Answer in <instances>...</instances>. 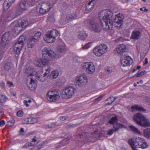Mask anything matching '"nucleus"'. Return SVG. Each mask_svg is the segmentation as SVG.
Returning a JSON list of instances; mask_svg holds the SVG:
<instances>
[{
    "instance_id": "c85d7f7f",
    "label": "nucleus",
    "mask_w": 150,
    "mask_h": 150,
    "mask_svg": "<svg viewBox=\"0 0 150 150\" xmlns=\"http://www.w3.org/2000/svg\"><path fill=\"white\" fill-rule=\"evenodd\" d=\"M41 35V33L40 32H38L35 33L34 36L32 37L31 39H33V40L35 41H37V40L40 38V36Z\"/></svg>"
},
{
    "instance_id": "473e14b6",
    "label": "nucleus",
    "mask_w": 150,
    "mask_h": 150,
    "mask_svg": "<svg viewBox=\"0 0 150 150\" xmlns=\"http://www.w3.org/2000/svg\"><path fill=\"white\" fill-rule=\"evenodd\" d=\"M143 133L145 137L147 138H150V128L144 129Z\"/></svg>"
},
{
    "instance_id": "423d86ee",
    "label": "nucleus",
    "mask_w": 150,
    "mask_h": 150,
    "mask_svg": "<svg viewBox=\"0 0 150 150\" xmlns=\"http://www.w3.org/2000/svg\"><path fill=\"white\" fill-rule=\"evenodd\" d=\"M108 48L106 45L102 44L95 47L93 49V53L96 56L100 57L107 52Z\"/></svg>"
},
{
    "instance_id": "e433bc0d",
    "label": "nucleus",
    "mask_w": 150,
    "mask_h": 150,
    "mask_svg": "<svg viewBox=\"0 0 150 150\" xmlns=\"http://www.w3.org/2000/svg\"><path fill=\"white\" fill-rule=\"evenodd\" d=\"M29 42L28 43V47L29 48H32L36 42L33 39L30 38Z\"/></svg>"
},
{
    "instance_id": "338daca9",
    "label": "nucleus",
    "mask_w": 150,
    "mask_h": 150,
    "mask_svg": "<svg viewBox=\"0 0 150 150\" xmlns=\"http://www.w3.org/2000/svg\"><path fill=\"white\" fill-rule=\"evenodd\" d=\"M24 131V130L22 128H21L20 130V132H23Z\"/></svg>"
},
{
    "instance_id": "e2e57ef3",
    "label": "nucleus",
    "mask_w": 150,
    "mask_h": 150,
    "mask_svg": "<svg viewBox=\"0 0 150 150\" xmlns=\"http://www.w3.org/2000/svg\"><path fill=\"white\" fill-rule=\"evenodd\" d=\"M24 104L27 107H28L29 106L28 104L27 101L26 100H24L23 101Z\"/></svg>"
},
{
    "instance_id": "0eeeda50",
    "label": "nucleus",
    "mask_w": 150,
    "mask_h": 150,
    "mask_svg": "<svg viewBox=\"0 0 150 150\" xmlns=\"http://www.w3.org/2000/svg\"><path fill=\"white\" fill-rule=\"evenodd\" d=\"M88 81L87 77L83 75L78 76L76 79V85L81 88L85 87L87 84Z\"/></svg>"
},
{
    "instance_id": "bb28decb",
    "label": "nucleus",
    "mask_w": 150,
    "mask_h": 150,
    "mask_svg": "<svg viewBox=\"0 0 150 150\" xmlns=\"http://www.w3.org/2000/svg\"><path fill=\"white\" fill-rule=\"evenodd\" d=\"M29 88L32 91H34L36 88V84L35 83V81L31 79V81L29 84L28 85Z\"/></svg>"
},
{
    "instance_id": "2eb2a0df",
    "label": "nucleus",
    "mask_w": 150,
    "mask_h": 150,
    "mask_svg": "<svg viewBox=\"0 0 150 150\" xmlns=\"http://www.w3.org/2000/svg\"><path fill=\"white\" fill-rule=\"evenodd\" d=\"M67 49L64 46H60L57 48V52L55 55L56 57L59 58L63 56L65 53Z\"/></svg>"
},
{
    "instance_id": "774afa93",
    "label": "nucleus",
    "mask_w": 150,
    "mask_h": 150,
    "mask_svg": "<svg viewBox=\"0 0 150 150\" xmlns=\"http://www.w3.org/2000/svg\"><path fill=\"white\" fill-rule=\"evenodd\" d=\"M51 70V68L50 67H48L47 69H46V71H48L50 72Z\"/></svg>"
},
{
    "instance_id": "f8f14e48",
    "label": "nucleus",
    "mask_w": 150,
    "mask_h": 150,
    "mask_svg": "<svg viewBox=\"0 0 150 150\" xmlns=\"http://www.w3.org/2000/svg\"><path fill=\"white\" fill-rule=\"evenodd\" d=\"M50 3L47 2L40 3L38 5L40 13L43 14L48 11L50 9Z\"/></svg>"
},
{
    "instance_id": "6e6d98bb",
    "label": "nucleus",
    "mask_w": 150,
    "mask_h": 150,
    "mask_svg": "<svg viewBox=\"0 0 150 150\" xmlns=\"http://www.w3.org/2000/svg\"><path fill=\"white\" fill-rule=\"evenodd\" d=\"M7 84L9 85V87L14 86V85L13 84V83L12 82H11L10 81H7Z\"/></svg>"
},
{
    "instance_id": "dca6fc26",
    "label": "nucleus",
    "mask_w": 150,
    "mask_h": 150,
    "mask_svg": "<svg viewBox=\"0 0 150 150\" xmlns=\"http://www.w3.org/2000/svg\"><path fill=\"white\" fill-rule=\"evenodd\" d=\"M123 18L120 16V14L117 15L115 18L112 20V23H115V25L116 27H120L122 25Z\"/></svg>"
},
{
    "instance_id": "680f3d73",
    "label": "nucleus",
    "mask_w": 150,
    "mask_h": 150,
    "mask_svg": "<svg viewBox=\"0 0 150 150\" xmlns=\"http://www.w3.org/2000/svg\"><path fill=\"white\" fill-rule=\"evenodd\" d=\"M5 122L4 120H2L0 122V126H3V125H5Z\"/></svg>"
},
{
    "instance_id": "37998d69",
    "label": "nucleus",
    "mask_w": 150,
    "mask_h": 150,
    "mask_svg": "<svg viewBox=\"0 0 150 150\" xmlns=\"http://www.w3.org/2000/svg\"><path fill=\"white\" fill-rule=\"evenodd\" d=\"M106 100H108L110 101L107 103L108 105H110L115 100V98L113 97H110Z\"/></svg>"
},
{
    "instance_id": "09e8293b",
    "label": "nucleus",
    "mask_w": 150,
    "mask_h": 150,
    "mask_svg": "<svg viewBox=\"0 0 150 150\" xmlns=\"http://www.w3.org/2000/svg\"><path fill=\"white\" fill-rule=\"evenodd\" d=\"M146 73V71L145 70L142 71L137 74V77H140L141 76L145 74Z\"/></svg>"
},
{
    "instance_id": "a211bd4d",
    "label": "nucleus",
    "mask_w": 150,
    "mask_h": 150,
    "mask_svg": "<svg viewBox=\"0 0 150 150\" xmlns=\"http://www.w3.org/2000/svg\"><path fill=\"white\" fill-rule=\"evenodd\" d=\"M49 63L42 58L36 59L34 62V64L39 67H42L47 65Z\"/></svg>"
},
{
    "instance_id": "de8ad7c7",
    "label": "nucleus",
    "mask_w": 150,
    "mask_h": 150,
    "mask_svg": "<svg viewBox=\"0 0 150 150\" xmlns=\"http://www.w3.org/2000/svg\"><path fill=\"white\" fill-rule=\"evenodd\" d=\"M91 43L89 42L86 43L83 48V49H88L91 46Z\"/></svg>"
},
{
    "instance_id": "f3484780",
    "label": "nucleus",
    "mask_w": 150,
    "mask_h": 150,
    "mask_svg": "<svg viewBox=\"0 0 150 150\" xmlns=\"http://www.w3.org/2000/svg\"><path fill=\"white\" fill-rule=\"evenodd\" d=\"M126 50V46L124 45L118 46L114 50L115 54L116 55H122Z\"/></svg>"
},
{
    "instance_id": "8fccbe9b",
    "label": "nucleus",
    "mask_w": 150,
    "mask_h": 150,
    "mask_svg": "<svg viewBox=\"0 0 150 150\" xmlns=\"http://www.w3.org/2000/svg\"><path fill=\"white\" fill-rule=\"evenodd\" d=\"M43 144H40L37 146H35V148L37 150H39L42 146Z\"/></svg>"
},
{
    "instance_id": "f704fd0d",
    "label": "nucleus",
    "mask_w": 150,
    "mask_h": 150,
    "mask_svg": "<svg viewBox=\"0 0 150 150\" xmlns=\"http://www.w3.org/2000/svg\"><path fill=\"white\" fill-rule=\"evenodd\" d=\"M48 74H47L46 72H45L43 74V75H41L38 76V80L41 82H43L46 79V76Z\"/></svg>"
},
{
    "instance_id": "72a5a7b5",
    "label": "nucleus",
    "mask_w": 150,
    "mask_h": 150,
    "mask_svg": "<svg viewBox=\"0 0 150 150\" xmlns=\"http://www.w3.org/2000/svg\"><path fill=\"white\" fill-rule=\"evenodd\" d=\"M118 121L117 117L115 116L112 117L109 121V122L110 124L114 125V124L117 123Z\"/></svg>"
},
{
    "instance_id": "f03ea898",
    "label": "nucleus",
    "mask_w": 150,
    "mask_h": 150,
    "mask_svg": "<svg viewBox=\"0 0 150 150\" xmlns=\"http://www.w3.org/2000/svg\"><path fill=\"white\" fill-rule=\"evenodd\" d=\"M133 119L139 125L146 127L150 126V122L143 115L138 113L134 115Z\"/></svg>"
},
{
    "instance_id": "20e7f679",
    "label": "nucleus",
    "mask_w": 150,
    "mask_h": 150,
    "mask_svg": "<svg viewBox=\"0 0 150 150\" xmlns=\"http://www.w3.org/2000/svg\"><path fill=\"white\" fill-rule=\"evenodd\" d=\"M59 35L58 32L56 30L54 29L47 32L45 35L44 37V39L47 42L52 43L55 41L56 37Z\"/></svg>"
},
{
    "instance_id": "a19ab883",
    "label": "nucleus",
    "mask_w": 150,
    "mask_h": 150,
    "mask_svg": "<svg viewBox=\"0 0 150 150\" xmlns=\"http://www.w3.org/2000/svg\"><path fill=\"white\" fill-rule=\"evenodd\" d=\"M35 138V137L34 138L32 139V140L31 142H28L29 145L30 146H34L37 144V140Z\"/></svg>"
},
{
    "instance_id": "2f4dec72",
    "label": "nucleus",
    "mask_w": 150,
    "mask_h": 150,
    "mask_svg": "<svg viewBox=\"0 0 150 150\" xmlns=\"http://www.w3.org/2000/svg\"><path fill=\"white\" fill-rule=\"evenodd\" d=\"M25 40V36L24 35L21 36L18 38L17 41L16 42L18 43L22 44V45L24 46V41Z\"/></svg>"
},
{
    "instance_id": "aec40b11",
    "label": "nucleus",
    "mask_w": 150,
    "mask_h": 150,
    "mask_svg": "<svg viewBox=\"0 0 150 150\" xmlns=\"http://www.w3.org/2000/svg\"><path fill=\"white\" fill-rule=\"evenodd\" d=\"M23 46L22 44H20L18 42H16L13 47V49L15 53L17 55H18L20 54L21 51V50Z\"/></svg>"
},
{
    "instance_id": "cd10ccee",
    "label": "nucleus",
    "mask_w": 150,
    "mask_h": 150,
    "mask_svg": "<svg viewBox=\"0 0 150 150\" xmlns=\"http://www.w3.org/2000/svg\"><path fill=\"white\" fill-rule=\"evenodd\" d=\"M11 37V32H6L2 36V38L4 40H10Z\"/></svg>"
},
{
    "instance_id": "4c0bfd02",
    "label": "nucleus",
    "mask_w": 150,
    "mask_h": 150,
    "mask_svg": "<svg viewBox=\"0 0 150 150\" xmlns=\"http://www.w3.org/2000/svg\"><path fill=\"white\" fill-rule=\"evenodd\" d=\"M79 39L82 40H84L87 37L86 34L84 33L79 34L78 36Z\"/></svg>"
},
{
    "instance_id": "49530a36",
    "label": "nucleus",
    "mask_w": 150,
    "mask_h": 150,
    "mask_svg": "<svg viewBox=\"0 0 150 150\" xmlns=\"http://www.w3.org/2000/svg\"><path fill=\"white\" fill-rule=\"evenodd\" d=\"M23 10H22L20 8L18 7L16 9V13L17 15H20L22 13V11Z\"/></svg>"
},
{
    "instance_id": "603ef678",
    "label": "nucleus",
    "mask_w": 150,
    "mask_h": 150,
    "mask_svg": "<svg viewBox=\"0 0 150 150\" xmlns=\"http://www.w3.org/2000/svg\"><path fill=\"white\" fill-rule=\"evenodd\" d=\"M56 125V123H52L50 125H48L47 126L49 128H50L54 127Z\"/></svg>"
},
{
    "instance_id": "1a4fd4ad",
    "label": "nucleus",
    "mask_w": 150,
    "mask_h": 150,
    "mask_svg": "<svg viewBox=\"0 0 150 150\" xmlns=\"http://www.w3.org/2000/svg\"><path fill=\"white\" fill-rule=\"evenodd\" d=\"M81 66L82 69L88 74H93L95 71V67L92 62H84L82 64Z\"/></svg>"
},
{
    "instance_id": "7c9ffc66",
    "label": "nucleus",
    "mask_w": 150,
    "mask_h": 150,
    "mask_svg": "<svg viewBox=\"0 0 150 150\" xmlns=\"http://www.w3.org/2000/svg\"><path fill=\"white\" fill-rule=\"evenodd\" d=\"M140 32L138 31H133L132 33L131 37L133 39H138V38L140 36Z\"/></svg>"
},
{
    "instance_id": "13d9d810",
    "label": "nucleus",
    "mask_w": 150,
    "mask_h": 150,
    "mask_svg": "<svg viewBox=\"0 0 150 150\" xmlns=\"http://www.w3.org/2000/svg\"><path fill=\"white\" fill-rule=\"evenodd\" d=\"M29 146H30L28 142L26 143L25 145L23 146V148H27Z\"/></svg>"
},
{
    "instance_id": "39448f33",
    "label": "nucleus",
    "mask_w": 150,
    "mask_h": 150,
    "mask_svg": "<svg viewBox=\"0 0 150 150\" xmlns=\"http://www.w3.org/2000/svg\"><path fill=\"white\" fill-rule=\"evenodd\" d=\"M85 24L89 26L91 30L94 32L100 33L102 29L99 24L92 20L87 19L84 21Z\"/></svg>"
},
{
    "instance_id": "6ab92c4d",
    "label": "nucleus",
    "mask_w": 150,
    "mask_h": 150,
    "mask_svg": "<svg viewBox=\"0 0 150 150\" xmlns=\"http://www.w3.org/2000/svg\"><path fill=\"white\" fill-rule=\"evenodd\" d=\"M121 62L122 66H129L132 62L131 58L129 56L125 57L121 59Z\"/></svg>"
},
{
    "instance_id": "9b49d317",
    "label": "nucleus",
    "mask_w": 150,
    "mask_h": 150,
    "mask_svg": "<svg viewBox=\"0 0 150 150\" xmlns=\"http://www.w3.org/2000/svg\"><path fill=\"white\" fill-rule=\"evenodd\" d=\"M29 25V23L27 20H19L15 24L14 27V30L16 32V30L19 31L21 30V28H25Z\"/></svg>"
},
{
    "instance_id": "393cba45",
    "label": "nucleus",
    "mask_w": 150,
    "mask_h": 150,
    "mask_svg": "<svg viewBox=\"0 0 150 150\" xmlns=\"http://www.w3.org/2000/svg\"><path fill=\"white\" fill-rule=\"evenodd\" d=\"M113 127L114 129L116 131H118L119 129L121 128H125V127L124 125L118 122L114 124L113 125Z\"/></svg>"
},
{
    "instance_id": "c9c22d12",
    "label": "nucleus",
    "mask_w": 150,
    "mask_h": 150,
    "mask_svg": "<svg viewBox=\"0 0 150 150\" xmlns=\"http://www.w3.org/2000/svg\"><path fill=\"white\" fill-rule=\"evenodd\" d=\"M7 100V98L4 95H0V102L1 103H4Z\"/></svg>"
},
{
    "instance_id": "4d7b16f0",
    "label": "nucleus",
    "mask_w": 150,
    "mask_h": 150,
    "mask_svg": "<svg viewBox=\"0 0 150 150\" xmlns=\"http://www.w3.org/2000/svg\"><path fill=\"white\" fill-rule=\"evenodd\" d=\"M68 118V117L67 116H63L61 117H60V119L62 121Z\"/></svg>"
},
{
    "instance_id": "0e129e2a",
    "label": "nucleus",
    "mask_w": 150,
    "mask_h": 150,
    "mask_svg": "<svg viewBox=\"0 0 150 150\" xmlns=\"http://www.w3.org/2000/svg\"><path fill=\"white\" fill-rule=\"evenodd\" d=\"M5 85V83L4 82H1L0 83V85L2 88L4 87Z\"/></svg>"
},
{
    "instance_id": "b1692460",
    "label": "nucleus",
    "mask_w": 150,
    "mask_h": 150,
    "mask_svg": "<svg viewBox=\"0 0 150 150\" xmlns=\"http://www.w3.org/2000/svg\"><path fill=\"white\" fill-rule=\"evenodd\" d=\"M76 18H77L76 15L75 13H73L66 16L65 18V20L67 23H68Z\"/></svg>"
},
{
    "instance_id": "9d476101",
    "label": "nucleus",
    "mask_w": 150,
    "mask_h": 150,
    "mask_svg": "<svg viewBox=\"0 0 150 150\" xmlns=\"http://www.w3.org/2000/svg\"><path fill=\"white\" fill-rule=\"evenodd\" d=\"M48 100L50 101L55 102L58 100L60 96L59 93L56 91H50L47 94Z\"/></svg>"
},
{
    "instance_id": "7ed1b4c3",
    "label": "nucleus",
    "mask_w": 150,
    "mask_h": 150,
    "mask_svg": "<svg viewBox=\"0 0 150 150\" xmlns=\"http://www.w3.org/2000/svg\"><path fill=\"white\" fill-rule=\"evenodd\" d=\"M42 58L49 63V61L54 59L55 54L52 50H48L46 47H44L42 50Z\"/></svg>"
},
{
    "instance_id": "412c9836",
    "label": "nucleus",
    "mask_w": 150,
    "mask_h": 150,
    "mask_svg": "<svg viewBox=\"0 0 150 150\" xmlns=\"http://www.w3.org/2000/svg\"><path fill=\"white\" fill-rule=\"evenodd\" d=\"M16 0H5L3 4V10L7 11L11 6L12 4L15 2Z\"/></svg>"
},
{
    "instance_id": "bf43d9fd",
    "label": "nucleus",
    "mask_w": 150,
    "mask_h": 150,
    "mask_svg": "<svg viewBox=\"0 0 150 150\" xmlns=\"http://www.w3.org/2000/svg\"><path fill=\"white\" fill-rule=\"evenodd\" d=\"M30 1L33 2V6L34 5V4H36V2H37L39 0H30Z\"/></svg>"
},
{
    "instance_id": "3c124183",
    "label": "nucleus",
    "mask_w": 150,
    "mask_h": 150,
    "mask_svg": "<svg viewBox=\"0 0 150 150\" xmlns=\"http://www.w3.org/2000/svg\"><path fill=\"white\" fill-rule=\"evenodd\" d=\"M104 96L103 95H102L100 96L98 98L95 99L94 100V102H96V101L98 102L100 100H101L102 99V98Z\"/></svg>"
},
{
    "instance_id": "5fc2aeb1",
    "label": "nucleus",
    "mask_w": 150,
    "mask_h": 150,
    "mask_svg": "<svg viewBox=\"0 0 150 150\" xmlns=\"http://www.w3.org/2000/svg\"><path fill=\"white\" fill-rule=\"evenodd\" d=\"M116 132L114 129H110L108 132V134L109 135L112 134L114 132Z\"/></svg>"
},
{
    "instance_id": "c756f323",
    "label": "nucleus",
    "mask_w": 150,
    "mask_h": 150,
    "mask_svg": "<svg viewBox=\"0 0 150 150\" xmlns=\"http://www.w3.org/2000/svg\"><path fill=\"white\" fill-rule=\"evenodd\" d=\"M131 109L132 111H134L135 109L140 111H145V109L143 107L139 106L138 105H135V106H132Z\"/></svg>"
},
{
    "instance_id": "f257e3e1",
    "label": "nucleus",
    "mask_w": 150,
    "mask_h": 150,
    "mask_svg": "<svg viewBox=\"0 0 150 150\" xmlns=\"http://www.w3.org/2000/svg\"><path fill=\"white\" fill-rule=\"evenodd\" d=\"M98 16L103 28L105 30H111L113 26V13L109 9L102 10L99 13Z\"/></svg>"
},
{
    "instance_id": "69168bd1",
    "label": "nucleus",
    "mask_w": 150,
    "mask_h": 150,
    "mask_svg": "<svg viewBox=\"0 0 150 150\" xmlns=\"http://www.w3.org/2000/svg\"><path fill=\"white\" fill-rule=\"evenodd\" d=\"M145 62L144 64V65H146L148 63V59L146 58L145 59Z\"/></svg>"
},
{
    "instance_id": "58836bf2",
    "label": "nucleus",
    "mask_w": 150,
    "mask_h": 150,
    "mask_svg": "<svg viewBox=\"0 0 150 150\" xmlns=\"http://www.w3.org/2000/svg\"><path fill=\"white\" fill-rule=\"evenodd\" d=\"M130 128L132 130L135 132H137L138 134H141V132L137 128H136L134 126H130Z\"/></svg>"
},
{
    "instance_id": "052dcab7",
    "label": "nucleus",
    "mask_w": 150,
    "mask_h": 150,
    "mask_svg": "<svg viewBox=\"0 0 150 150\" xmlns=\"http://www.w3.org/2000/svg\"><path fill=\"white\" fill-rule=\"evenodd\" d=\"M97 0H89V1L91 2H92L93 4H96V3Z\"/></svg>"
},
{
    "instance_id": "4be33fe9",
    "label": "nucleus",
    "mask_w": 150,
    "mask_h": 150,
    "mask_svg": "<svg viewBox=\"0 0 150 150\" xmlns=\"http://www.w3.org/2000/svg\"><path fill=\"white\" fill-rule=\"evenodd\" d=\"M37 121L38 120L36 118L30 117L25 118L23 123L26 124H32L37 122Z\"/></svg>"
},
{
    "instance_id": "79ce46f5",
    "label": "nucleus",
    "mask_w": 150,
    "mask_h": 150,
    "mask_svg": "<svg viewBox=\"0 0 150 150\" xmlns=\"http://www.w3.org/2000/svg\"><path fill=\"white\" fill-rule=\"evenodd\" d=\"M77 126L76 124H71L67 125L65 126V127L67 129H69L71 128H74Z\"/></svg>"
},
{
    "instance_id": "ddd939ff",
    "label": "nucleus",
    "mask_w": 150,
    "mask_h": 150,
    "mask_svg": "<svg viewBox=\"0 0 150 150\" xmlns=\"http://www.w3.org/2000/svg\"><path fill=\"white\" fill-rule=\"evenodd\" d=\"M30 0H22L19 4V6L22 10H26L29 7L33 6V2Z\"/></svg>"
},
{
    "instance_id": "4468645a",
    "label": "nucleus",
    "mask_w": 150,
    "mask_h": 150,
    "mask_svg": "<svg viewBox=\"0 0 150 150\" xmlns=\"http://www.w3.org/2000/svg\"><path fill=\"white\" fill-rule=\"evenodd\" d=\"M10 41L8 40H4L2 38L1 39V46L0 47V55L3 54L5 52L9 43Z\"/></svg>"
},
{
    "instance_id": "ea45409f",
    "label": "nucleus",
    "mask_w": 150,
    "mask_h": 150,
    "mask_svg": "<svg viewBox=\"0 0 150 150\" xmlns=\"http://www.w3.org/2000/svg\"><path fill=\"white\" fill-rule=\"evenodd\" d=\"M59 75V73L57 70H55L52 71L51 76H52L54 79L56 78Z\"/></svg>"
},
{
    "instance_id": "a18cd8bd",
    "label": "nucleus",
    "mask_w": 150,
    "mask_h": 150,
    "mask_svg": "<svg viewBox=\"0 0 150 150\" xmlns=\"http://www.w3.org/2000/svg\"><path fill=\"white\" fill-rule=\"evenodd\" d=\"M10 64H11L9 63L6 64L4 66V69L5 70L7 71L10 69L11 68Z\"/></svg>"
},
{
    "instance_id": "a878e982",
    "label": "nucleus",
    "mask_w": 150,
    "mask_h": 150,
    "mask_svg": "<svg viewBox=\"0 0 150 150\" xmlns=\"http://www.w3.org/2000/svg\"><path fill=\"white\" fill-rule=\"evenodd\" d=\"M94 4H93L92 2L90 1L87 2L85 6V10L88 11L92 10Z\"/></svg>"
},
{
    "instance_id": "864d4df0",
    "label": "nucleus",
    "mask_w": 150,
    "mask_h": 150,
    "mask_svg": "<svg viewBox=\"0 0 150 150\" xmlns=\"http://www.w3.org/2000/svg\"><path fill=\"white\" fill-rule=\"evenodd\" d=\"M23 112L22 111H19L17 112V115L19 117H21L23 115Z\"/></svg>"
},
{
    "instance_id": "6e6552de",
    "label": "nucleus",
    "mask_w": 150,
    "mask_h": 150,
    "mask_svg": "<svg viewBox=\"0 0 150 150\" xmlns=\"http://www.w3.org/2000/svg\"><path fill=\"white\" fill-rule=\"evenodd\" d=\"M75 88L74 86H69L63 90L62 93V97L64 99L71 97L74 93Z\"/></svg>"
},
{
    "instance_id": "5701e85b",
    "label": "nucleus",
    "mask_w": 150,
    "mask_h": 150,
    "mask_svg": "<svg viewBox=\"0 0 150 150\" xmlns=\"http://www.w3.org/2000/svg\"><path fill=\"white\" fill-rule=\"evenodd\" d=\"M25 72L28 74L29 76H33L35 75L36 72L32 68L31 66L28 67L25 70Z\"/></svg>"
},
{
    "instance_id": "c03bdc74",
    "label": "nucleus",
    "mask_w": 150,
    "mask_h": 150,
    "mask_svg": "<svg viewBox=\"0 0 150 150\" xmlns=\"http://www.w3.org/2000/svg\"><path fill=\"white\" fill-rule=\"evenodd\" d=\"M106 72L108 74H109L113 71V68L112 67L108 66L107 68L105 69Z\"/></svg>"
}]
</instances>
